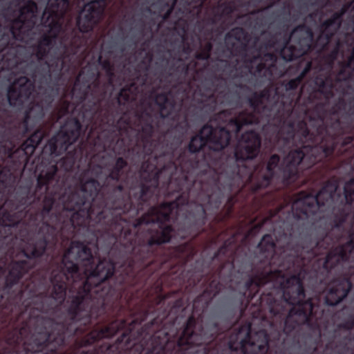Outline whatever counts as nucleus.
Segmentation results:
<instances>
[{
  "mask_svg": "<svg viewBox=\"0 0 354 354\" xmlns=\"http://www.w3.org/2000/svg\"><path fill=\"white\" fill-rule=\"evenodd\" d=\"M92 259L90 250L83 244L75 242L71 243L64 256V267L74 279L73 288L84 285L82 290H79L75 295L72 292L68 297V301L75 306L87 303L93 297L95 299L93 294H98L97 285L113 274V265L106 260L100 262L95 270L88 273L93 267Z\"/></svg>",
  "mask_w": 354,
  "mask_h": 354,
  "instance_id": "nucleus-1",
  "label": "nucleus"
},
{
  "mask_svg": "<svg viewBox=\"0 0 354 354\" xmlns=\"http://www.w3.org/2000/svg\"><path fill=\"white\" fill-rule=\"evenodd\" d=\"M272 283L274 287L272 294H276L279 298L292 304H299L304 298V292L299 277H291L286 279L281 272L269 274L263 278L256 279L250 286H259L263 284Z\"/></svg>",
  "mask_w": 354,
  "mask_h": 354,
  "instance_id": "nucleus-2",
  "label": "nucleus"
},
{
  "mask_svg": "<svg viewBox=\"0 0 354 354\" xmlns=\"http://www.w3.org/2000/svg\"><path fill=\"white\" fill-rule=\"evenodd\" d=\"M229 344L232 350L241 349L243 354H266L268 339L264 330L251 333L250 324H245L231 335Z\"/></svg>",
  "mask_w": 354,
  "mask_h": 354,
  "instance_id": "nucleus-3",
  "label": "nucleus"
},
{
  "mask_svg": "<svg viewBox=\"0 0 354 354\" xmlns=\"http://www.w3.org/2000/svg\"><path fill=\"white\" fill-rule=\"evenodd\" d=\"M230 138V132L224 129L214 130L210 127H204L200 136L194 137L189 144V150L192 152L198 151L206 144L214 150H220L227 146Z\"/></svg>",
  "mask_w": 354,
  "mask_h": 354,
  "instance_id": "nucleus-4",
  "label": "nucleus"
},
{
  "mask_svg": "<svg viewBox=\"0 0 354 354\" xmlns=\"http://www.w3.org/2000/svg\"><path fill=\"white\" fill-rule=\"evenodd\" d=\"M67 0H49L43 14V19L49 27V36H55L61 28V17L67 10Z\"/></svg>",
  "mask_w": 354,
  "mask_h": 354,
  "instance_id": "nucleus-5",
  "label": "nucleus"
},
{
  "mask_svg": "<svg viewBox=\"0 0 354 354\" xmlns=\"http://www.w3.org/2000/svg\"><path fill=\"white\" fill-rule=\"evenodd\" d=\"M104 6V2L102 0L91 1L84 6L77 21L82 32H88L93 28L102 13Z\"/></svg>",
  "mask_w": 354,
  "mask_h": 354,
  "instance_id": "nucleus-6",
  "label": "nucleus"
},
{
  "mask_svg": "<svg viewBox=\"0 0 354 354\" xmlns=\"http://www.w3.org/2000/svg\"><path fill=\"white\" fill-rule=\"evenodd\" d=\"M37 8L36 4L32 1H28L26 6L20 10L18 19L15 21L12 32L15 37H19L17 34V28H19V33L25 32L32 24H35L36 13Z\"/></svg>",
  "mask_w": 354,
  "mask_h": 354,
  "instance_id": "nucleus-7",
  "label": "nucleus"
},
{
  "mask_svg": "<svg viewBox=\"0 0 354 354\" xmlns=\"http://www.w3.org/2000/svg\"><path fill=\"white\" fill-rule=\"evenodd\" d=\"M260 146V140L257 134L253 131L244 134L239 142L235 156L237 159H250L257 154Z\"/></svg>",
  "mask_w": 354,
  "mask_h": 354,
  "instance_id": "nucleus-8",
  "label": "nucleus"
},
{
  "mask_svg": "<svg viewBox=\"0 0 354 354\" xmlns=\"http://www.w3.org/2000/svg\"><path fill=\"white\" fill-rule=\"evenodd\" d=\"M31 87L32 84L26 77H19L8 90L9 103L11 105H16L17 101L23 102L24 99L29 97L28 94H30Z\"/></svg>",
  "mask_w": 354,
  "mask_h": 354,
  "instance_id": "nucleus-9",
  "label": "nucleus"
},
{
  "mask_svg": "<svg viewBox=\"0 0 354 354\" xmlns=\"http://www.w3.org/2000/svg\"><path fill=\"white\" fill-rule=\"evenodd\" d=\"M351 288V283L347 280H343L335 284L326 297V302L329 306H334L339 303L348 294Z\"/></svg>",
  "mask_w": 354,
  "mask_h": 354,
  "instance_id": "nucleus-10",
  "label": "nucleus"
},
{
  "mask_svg": "<svg viewBox=\"0 0 354 354\" xmlns=\"http://www.w3.org/2000/svg\"><path fill=\"white\" fill-rule=\"evenodd\" d=\"M176 205L175 203L164 204L157 209H153L151 214L156 216L152 222H163L169 220L172 212V208Z\"/></svg>",
  "mask_w": 354,
  "mask_h": 354,
  "instance_id": "nucleus-11",
  "label": "nucleus"
},
{
  "mask_svg": "<svg viewBox=\"0 0 354 354\" xmlns=\"http://www.w3.org/2000/svg\"><path fill=\"white\" fill-rule=\"evenodd\" d=\"M62 279L63 276L60 274L56 277L55 279L53 281V289L52 292V297L55 299L56 303L62 302L66 295L64 283L59 281V279Z\"/></svg>",
  "mask_w": 354,
  "mask_h": 354,
  "instance_id": "nucleus-12",
  "label": "nucleus"
},
{
  "mask_svg": "<svg viewBox=\"0 0 354 354\" xmlns=\"http://www.w3.org/2000/svg\"><path fill=\"white\" fill-rule=\"evenodd\" d=\"M304 158V153L302 150H298L290 153L286 157L285 162L287 166L298 165Z\"/></svg>",
  "mask_w": 354,
  "mask_h": 354,
  "instance_id": "nucleus-13",
  "label": "nucleus"
},
{
  "mask_svg": "<svg viewBox=\"0 0 354 354\" xmlns=\"http://www.w3.org/2000/svg\"><path fill=\"white\" fill-rule=\"evenodd\" d=\"M47 339L48 335L46 333L41 334L38 338L34 336L32 338V342H30L28 344V346H30V348L28 347L27 349L33 352L37 351V348L45 343Z\"/></svg>",
  "mask_w": 354,
  "mask_h": 354,
  "instance_id": "nucleus-14",
  "label": "nucleus"
},
{
  "mask_svg": "<svg viewBox=\"0 0 354 354\" xmlns=\"http://www.w3.org/2000/svg\"><path fill=\"white\" fill-rule=\"evenodd\" d=\"M98 188V184L95 180H90L86 182L82 187V192H84L85 194H88L90 196L94 195Z\"/></svg>",
  "mask_w": 354,
  "mask_h": 354,
  "instance_id": "nucleus-15",
  "label": "nucleus"
},
{
  "mask_svg": "<svg viewBox=\"0 0 354 354\" xmlns=\"http://www.w3.org/2000/svg\"><path fill=\"white\" fill-rule=\"evenodd\" d=\"M74 126L75 127V129L72 131L71 132V136L66 135V138L64 139V142L65 144H71L73 141L76 140L77 136L80 134V124L78 121H74Z\"/></svg>",
  "mask_w": 354,
  "mask_h": 354,
  "instance_id": "nucleus-16",
  "label": "nucleus"
},
{
  "mask_svg": "<svg viewBox=\"0 0 354 354\" xmlns=\"http://www.w3.org/2000/svg\"><path fill=\"white\" fill-rule=\"evenodd\" d=\"M191 338H192L191 332L189 331V328H187L184 330L182 336L178 339V345L183 346L185 344H192V342L191 341Z\"/></svg>",
  "mask_w": 354,
  "mask_h": 354,
  "instance_id": "nucleus-17",
  "label": "nucleus"
},
{
  "mask_svg": "<svg viewBox=\"0 0 354 354\" xmlns=\"http://www.w3.org/2000/svg\"><path fill=\"white\" fill-rule=\"evenodd\" d=\"M172 230L170 227H166L162 232V236L156 241L157 243L168 242L171 236Z\"/></svg>",
  "mask_w": 354,
  "mask_h": 354,
  "instance_id": "nucleus-18",
  "label": "nucleus"
},
{
  "mask_svg": "<svg viewBox=\"0 0 354 354\" xmlns=\"http://www.w3.org/2000/svg\"><path fill=\"white\" fill-rule=\"evenodd\" d=\"M344 191L346 199L348 200V197L352 199V197L354 196V179L346 183Z\"/></svg>",
  "mask_w": 354,
  "mask_h": 354,
  "instance_id": "nucleus-19",
  "label": "nucleus"
},
{
  "mask_svg": "<svg viewBox=\"0 0 354 354\" xmlns=\"http://www.w3.org/2000/svg\"><path fill=\"white\" fill-rule=\"evenodd\" d=\"M41 136L37 133L34 134L31 138L28 140L26 142V145H31V151H32L40 142Z\"/></svg>",
  "mask_w": 354,
  "mask_h": 354,
  "instance_id": "nucleus-20",
  "label": "nucleus"
},
{
  "mask_svg": "<svg viewBox=\"0 0 354 354\" xmlns=\"http://www.w3.org/2000/svg\"><path fill=\"white\" fill-rule=\"evenodd\" d=\"M156 103L160 106L161 108V113L162 115H164L163 113V109H166L167 107V98L165 95H158L156 99Z\"/></svg>",
  "mask_w": 354,
  "mask_h": 354,
  "instance_id": "nucleus-21",
  "label": "nucleus"
},
{
  "mask_svg": "<svg viewBox=\"0 0 354 354\" xmlns=\"http://www.w3.org/2000/svg\"><path fill=\"white\" fill-rule=\"evenodd\" d=\"M344 256H345V254L343 253V251L341 249L340 251H339V253L337 256H336V254H335L333 256L332 254H329L327 256V258H326V263H328L333 258L337 261H339L340 260L343 261L344 259Z\"/></svg>",
  "mask_w": 354,
  "mask_h": 354,
  "instance_id": "nucleus-22",
  "label": "nucleus"
},
{
  "mask_svg": "<svg viewBox=\"0 0 354 354\" xmlns=\"http://www.w3.org/2000/svg\"><path fill=\"white\" fill-rule=\"evenodd\" d=\"M278 162H279V157L277 156H272L270 158V159L268 163V169L269 171L273 170L275 168V167L277 166Z\"/></svg>",
  "mask_w": 354,
  "mask_h": 354,
  "instance_id": "nucleus-23",
  "label": "nucleus"
},
{
  "mask_svg": "<svg viewBox=\"0 0 354 354\" xmlns=\"http://www.w3.org/2000/svg\"><path fill=\"white\" fill-rule=\"evenodd\" d=\"M228 129L230 131H234L236 132H238L241 129V124L237 121L232 120L228 124Z\"/></svg>",
  "mask_w": 354,
  "mask_h": 354,
  "instance_id": "nucleus-24",
  "label": "nucleus"
},
{
  "mask_svg": "<svg viewBox=\"0 0 354 354\" xmlns=\"http://www.w3.org/2000/svg\"><path fill=\"white\" fill-rule=\"evenodd\" d=\"M84 214V212L82 209L78 210L77 212L74 213L71 216V221L73 225H79L80 223L77 221L80 216H82Z\"/></svg>",
  "mask_w": 354,
  "mask_h": 354,
  "instance_id": "nucleus-25",
  "label": "nucleus"
},
{
  "mask_svg": "<svg viewBox=\"0 0 354 354\" xmlns=\"http://www.w3.org/2000/svg\"><path fill=\"white\" fill-rule=\"evenodd\" d=\"M289 50H289V48H284L282 50V51H281L282 56H283V58H284L285 59H286V60H292V59H293L294 56H295V55H293V53H292V54H291L290 55H289V56H286V52H287V51H289Z\"/></svg>",
  "mask_w": 354,
  "mask_h": 354,
  "instance_id": "nucleus-26",
  "label": "nucleus"
},
{
  "mask_svg": "<svg viewBox=\"0 0 354 354\" xmlns=\"http://www.w3.org/2000/svg\"><path fill=\"white\" fill-rule=\"evenodd\" d=\"M271 240V237L269 235L264 236L262 239L261 241L259 243V246L261 248H263L265 246V244L269 242Z\"/></svg>",
  "mask_w": 354,
  "mask_h": 354,
  "instance_id": "nucleus-27",
  "label": "nucleus"
},
{
  "mask_svg": "<svg viewBox=\"0 0 354 354\" xmlns=\"http://www.w3.org/2000/svg\"><path fill=\"white\" fill-rule=\"evenodd\" d=\"M52 40L48 38H44L42 42L41 43V46H49L51 44Z\"/></svg>",
  "mask_w": 354,
  "mask_h": 354,
  "instance_id": "nucleus-28",
  "label": "nucleus"
},
{
  "mask_svg": "<svg viewBox=\"0 0 354 354\" xmlns=\"http://www.w3.org/2000/svg\"><path fill=\"white\" fill-rule=\"evenodd\" d=\"M124 164V161L122 158H120L118 160V161H117L118 167H122Z\"/></svg>",
  "mask_w": 354,
  "mask_h": 354,
  "instance_id": "nucleus-29",
  "label": "nucleus"
},
{
  "mask_svg": "<svg viewBox=\"0 0 354 354\" xmlns=\"http://www.w3.org/2000/svg\"><path fill=\"white\" fill-rule=\"evenodd\" d=\"M41 253V252H39L37 250H34L33 251H32L31 254L32 256L35 257L39 256Z\"/></svg>",
  "mask_w": 354,
  "mask_h": 354,
  "instance_id": "nucleus-30",
  "label": "nucleus"
},
{
  "mask_svg": "<svg viewBox=\"0 0 354 354\" xmlns=\"http://www.w3.org/2000/svg\"><path fill=\"white\" fill-rule=\"evenodd\" d=\"M126 92L127 91L125 89H122L120 92V97L123 95H126Z\"/></svg>",
  "mask_w": 354,
  "mask_h": 354,
  "instance_id": "nucleus-31",
  "label": "nucleus"
},
{
  "mask_svg": "<svg viewBox=\"0 0 354 354\" xmlns=\"http://www.w3.org/2000/svg\"><path fill=\"white\" fill-rule=\"evenodd\" d=\"M274 247V244L272 243L268 245V248L267 250H273Z\"/></svg>",
  "mask_w": 354,
  "mask_h": 354,
  "instance_id": "nucleus-32",
  "label": "nucleus"
},
{
  "mask_svg": "<svg viewBox=\"0 0 354 354\" xmlns=\"http://www.w3.org/2000/svg\"><path fill=\"white\" fill-rule=\"evenodd\" d=\"M92 214H93V213H92L91 212H90V211H89V212H87V217H88V218H92V217H93Z\"/></svg>",
  "mask_w": 354,
  "mask_h": 354,
  "instance_id": "nucleus-33",
  "label": "nucleus"
},
{
  "mask_svg": "<svg viewBox=\"0 0 354 354\" xmlns=\"http://www.w3.org/2000/svg\"><path fill=\"white\" fill-rule=\"evenodd\" d=\"M2 224L5 225H8V226H10V225H12L11 223H7V222H6L4 221H3Z\"/></svg>",
  "mask_w": 354,
  "mask_h": 354,
  "instance_id": "nucleus-34",
  "label": "nucleus"
},
{
  "mask_svg": "<svg viewBox=\"0 0 354 354\" xmlns=\"http://www.w3.org/2000/svg\"><path fill=\"white\" fill-rule=\"evenodd\" d=\"M320 195H321V194H319L317 196V198H316V200H315V201H317V203H319V197H320Z\"/></svg>",
  "mask_w": 354,
  "mask_h": 354,
  "instance_id": "nucleus-35",
  "label": "nucleus"
},
{
  "mask_svg": "<svg viewBox=\"0 0 354 354\" xmlns=\"http://www.w3.org/2000/svg\"><path fill=\"white\" fill-rule=\"evenodd\" d=\"M207 294H208L209 295H212V293L204 292L203 297H205Z\"/></svg>",
  "mask_w": 354,
  "mask_h": 354,
  "instance_id": "nucleus-36",
  "label": "nucleus"
},
{
  "mask_svg": "<svg viewBox=\"0 0 354 354\" xmlns=\"http://www.w3.org/2000/svg\"><path fill=\"white\" fill-rule=\"evenodd\" d=\"M31 111H30L28 113V115L26 116V120H28V118L30 117V115Z\"/></svg>",
  "mask_w": 354,
  "mask_h": 354,
  "instance_id": "nucleus-37",
  "label": "nucleus"
},
{
  "mask_svg": "<svg viewBox=\"0 0 354 354\" xmlns=\"http://www.w3.org/2000/svg\"><path fill=\"white\" fill-rule=\"evenodd\" d=\"M66 208L67 209H69L68 207H66ZM76 209H77V208H75V207L73 208L72 209H70V210H76Z\"/></svg>",
  "mask_w": 354,
  "mask_h": 354,
  "instance_id": "nucleus-38",
  "label": "nucleus"
},
{
  "mask_svg": "<svg viewBox=\"0 0 354 354\" xmlns=\"http://www.w3.org/2000/svg\"><path fill=\"white\" fill-rule=\"evenodd\" d=\"M308 213V211L307 209L305 210V214H307Z\"/></svg>",
  "mask_w": 354,
  "mask_h": 354,
  "instance_id": "nucleus-39",
  "label": "nucleus"
},
{
  "mask_svg": "<svg viewBox=\"0 0 354 354\" xmlns=\"http://www.w3.org/2000/svg\"><path fill=\"white\" fill-rule=\"evenodd\" d=\"M248 122H250V121H245L244 123H248Z\"/></svg>",
  "mask_w": 354,
  "mask_h": 354,
  "instance_id": "nucleus-40",
  "label": "nucleus"
},
{
  "mask_svg": "<svg viewBox=\"0 0 354 354\" xmlns=\"http://www.w3.org/2000/svg\"><path fill=\"white\" fill-rule=\"evenodd\" d=\"M235 31H236V32H239V31H241V30L237 29V30H236Z\"/></svg>",
  "mask_w": 354,
  "mask_h": 354,
  "instance_id": "nucleus-41",
  "label": "nucleus"
},
{
  "mask_svg": "<svg viewBox=\"0 0 354 354\" xmlns=\"http://www.w3.org/2000/svg\"><path fill=\"white\" fill-rule=\"evenodd\" d=\"M26 255L28 256V252H26Z\"/></svg>",
  "mask_w": 354,
  "mask_h": 354,
  "instance_id": "nucleus-42",
  "label": "nucleus"
},
{
  "mask_svg": "<svg viewBox=\"0 0 354 354\" xmlns=\"http://www.w3.org/2000/svg\"><path fill=\"white\" fill-rule=\"evenodd\" d=\"M301 311H296L295 314H297L298 313H300Z\"/></svg>",
  "mask_w": 354,
  "mask_h": 354,
  "instance_id": "nucleus-43",
  "label": "nucleus"
}]
</instances>
